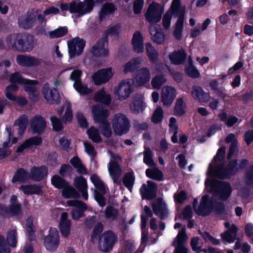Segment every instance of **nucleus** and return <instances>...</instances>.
Instances as JSON below:
<instances>
[{
    "instance_id": "nucleus-1",
    "label": "nucleus",
    "mask_w": 253,
    "mask_h": 253,
    "mask_svg": "<svg viewBox=\"0 0 253 253\" xmlns=\"http://www.w3.org/2000/svg\"><path fill=\"white\" fill-rule=\"evenodd\" d=\"M247 164L248 161L246 160H242L239 163H237V161L234 160L229 164L227 169L218 167L215 169L212 165L210 164L207 174L219 178H225L235 173L238 170L244 168Z\"/></svg>"
},
{
    "instance_id": "nucleus-2",
    "label": "nucleus",
    "mask_w": 253,
    "mask_h": 253,
    "mask_svg": "<svg viewBox=\"0 0 253 253\" xmlns=\"http://www.w3.org/2000/svg\"><path fill=\"white\" fill-rule=\"evenodd\" d=\"M91 112L94 121L100 124L99 128L102 134L106 137H110L112 132L110 124L107 121L108 110L98 105H95L92 107Z\"/></svg>"
},
{
    "instance_id": "nucleus-3",
    "label": "nucleus",
    "mask_w": 253,
    "mask_h": 253,
    "mask_svg": "<svg viewBox=\"0 0 253 253\" xmlns=\"http://www.w3.org/2000/svg\"><path fill=\"white\" fill-rule=\"evenodd\" d=\"M164 12V5L152 2L149 5L145 14V18L151 25H155V24L160 21Z\"/></svg>"
},
{
    "instance_id": "nucleus-4",
    "label": "nucleus",
    "mask_w": 253,
    "mask_h": 253,
    "mask_svg": "<svg viewBox=\"0 0 253 253\" xmlns=\"http://www.w3.org/2000/svg\"><path fill=\"white\" fill-rule=\"evenodd\" d=\"M118 241V236L111 231L104 232L99 237L98 248L103 252L111 251Z\"/></svg>"
},
{
    "instance_id": "nucleus-5",
    "label": "nucleus",
    "mask_w": 253,
    "mask_h": 253,
    "mask_svg": "<svg viewBox=\"0 0 253 253\" xmlns=\"http://www.w3.org/2000/svg\"><path fill=\"white\" fill-rule=\"evenodd\" d=\"M133 92V83L130 79L122 80L119 84L115 86L114 93L115 95L121 100H124L129 97Z\"/></svg>"
},
{
    "instance_id": "nucleus-6",
    "label": "nucleus",
    "mask_w": 253,
    "mask_h": 253,
    "mask_svg": "<svg viewBox=\"0 0 253 253\" xmlns=\"http://www.w3.org/2000/svg\"><path fill=\"white\" fill-rule=\"evenodd\" d=\"M175 229L179 228L178 233L172 243L175 249L176 253H186V247L185 246L188 237L185 232V227L179 223L174 224Z\"/></svg>"
},
{
    "instance_id": "nucleus-7",
    "label": "nucleus",
    "mask_w": 253,
    "mask_h": 253,
    "mask_svg": "<svg viewBox=\"0 0 253 253\" xmlns=\"http://www.w3.org/2000/svg\"><path fill=\"white\" fill-rule=\"evenodd\" d=\"M37 19L44 22V16L37 10L28 11L26 15L21 17L18 20L19 26L24 29H29L37 23Z\"/></svg>"
},
{
    "instance_id": "nucleus-8",
    "label": "nucleus",
    "mask_w": 253,
    "mask_h": 253,
    "mask_svg": "<svg viewBox=\"0 0 253 253\" xmlns=\"http://www.w3.org/2000/svg\"><path fill=\"white\" fill-rule=\"evenodd\" d=\"M112 126L116 134L121 135L126 133L129 128L128 119L123 114H116L112 122Z\"/></svg>"
},
{
    "instance_id": "nucleus-9",
    "label": "nucleus",
    "mask_w": 253,
    "mask_h": 253,
    "mask_svg": "<svg viewBox=\"0 0 253 253\" xmlns=\"http://www.w3.org/2000/svg\"><path fill=\"white\" fill-rule=\"evenodd\" d=\"M93 6V0H85L84 2L79 3L73 1L70 4V11L82 16L90 12Z\"/></svg>"
},
{
    "instance_id": "nucleus-10",
    "label": "nucleus",
    "mask_w": 253,
    "mask_h": 253,
    "mask_svg": "<svg viewBox=\"0 0 253 253\" xmlns=\"http://www.w3.org/2000/svg\"><path fill=\"white\" fill-rule=\"evenodd\" d=\"M59 244V233L57 230L51 228L48 234L44 239V244L46 249L50 251L55 250Z\"/></svg>"
},
{
    "instance_id": "nucleus-11",
    "label": "nucleus",
    "mask_w": 253,
    "mask_h": 253,
    "mask_svg": "<svg viewBox=\"0 0 253 253\" xmlns=\"http://www.w3.org/2000/svg\"><path fill=\"white\" fill-rule=\"evenodd\" d=\"M42 94L47 103L49 104H57L60 101V96L58 91L54 88H51L48 84H44Z\"/></svg>"
},
{
    "instance_id": "nucleus-12",
    "label": "nucleus",
    "mask_w": 253,
    "mask_h": 253,
    "mask_svg": "<svg viewBox=\"0 0 253 253\" xmlns=\"http://www.w3.org/2000/svg\"><path fill=\"white\" fill-rule=\"evenodd\" d=\"M114 74L112 68L100 70L92 75V80L96 85H100L108 82Z\"/></svg>"
},
{
    "instance_id": "nucleus-13",
    "label": "nucleus",
    "mask_w": 253,
    "mask_h": 253,
    "mask_svg": "<svg viewBox=\"0 0 253 253\" xmlns=\"http://www.w3.org/2000/svg\"><path fill=\"white\" fill-rule=\"evenodd\" d=\"M177 95L176 89L171 86L166 85L162 88L161 101L164 106H170Z\"/></svg>"
},
{
    "instance_id": "nucleus-14",
    "label": "nucleus",
    "mask_w": 253,
    "mask_h": 253,
    "mask_svg": "<svg viewBox=\"0 0 253 253\" xmlns=\"http://www.w3.org/2000/svg\"><path fill=\"white\" fill-rule=\"evenodd\" d=\"M69 53L71 58L80 55L83 51L85 42L79 38H76L68 42Z\"/></svg>"
},
{
    "instance_id": "nucleus-15",
    "label": "nucleus",
    "mask_w": 253,
    "mask_h": 253,
    "mask_svg": "<svg viewBox=\"0 0 253 253\" xmlns=\"http://www.w3.org/2000/svg\"><path fill=\"white\" fill-rule=\"evenodd\" d=\"M153 211L161 218H164L168 214L167 205L163 199L158 198L153 201L151 204Z\"/></svg>"
},
{
    "instance_id": "nucleus-16",
    "label": "nucleus",
    "mask_w": 253,
    "mask_h": 253,
    "mask_svg": "<svg viewBox=\"0 0 253 253\" xmlns=\"http://www.w3.org/2000/svg\"><path fill=\"white\" fill-rule=\"evenodd\" d=\"M197 203L198 201L195 200L193 204L194 209L196 213L203 216L209 214L212 208V204L209 198L207 196H203L198 207L195 205Z\"/></svg>"
},
{
    "instance_id": "nucleus-17",
    "label": "nucleus",
    "mask_w": 253,
    "mask_h": 253,
    "mask_svg": "<svg viewBox=\"0 0 253 253\" xmlns=\"http://www.w3.org/2000/svg\"><path fill=\"white\" fill-rule=\"evenodd\" d=\"M157 191L156 184L151 181H148L146 183L143 184L140 189L142 198L147 200H151L156 197Z\"/></svg>"
},
{
    "instance_id": "nucleus-18",
    "label": "nucleus",
    "mask_w": 253,
    "mask_h": 253,
    "mask_svg": "<svg viewBox=\"0 0 253 253\" xmlns=\"http://www.w3.org/2000/svg\"><path fill=\"white\" fill-rule=\"evenodd\" d=\"M16 62L23 67H37L41 65L42 61L33 56L18 55L16 57Z\"/></svg>"
},
{
    "instance_id": "nucleus-19",
    "label": "nucleus",
    "mask_w": 253,
    "mask_h": 253,
    "mask_svg": "<svg viewBox=\"0 0 253 253\" xmlns=\"http://www.w3.org/2000/svg\"><path fill=\"white\" fill-rule=\"evenodd\" d=\"M22 34H12L7 36L5 43L7 47L14 51L20 52L22 41Z\"/></svg>"
},
{
    "instance_id": "nucleus-20",
    "label": "nucleus",
    "mask_w": 253,
    "mask_h": 253,
    "mask_svg": "<svg viewBox=\"0 0 253 253\" xmlns=\"http://www.w3.org/2000/svg\"><path fill=\"white\" fill-rule=\"evenodd\" d=\"M42 138L40 136H33L25 140L16 150L17 153H23L29 149L41 144Z\"/></svg>"
},
{
    "instance_id": "nucleus-21",
    "label": "nucleus",
    "mask_w": 253,
    "mask_h": 253,
    "mask_svg": "<svg viewBox=\"0 0 253 253\" xmlns=\"http://www.w3.org/2000/svg\"><path fill=\"white\" fill-rule=\"evenodd\" d=\"M6 215L10 216H18L21 214V205L17 202V197L13 195L10 199V204L8 208H4Z\"/></svg>"
},
{
    "instance_id": "nucleus-22",
    "label": "nucleus",
    "mask_w": 253,
    "mask_h": 253,
    "mask_svg": "<svg viewBox=\"0 0 253 253\" xmlns=\"http://www.w3.org/2000/svg\"><path fill=\"white\" fill-rule=\"evenodd\" d=\"M57 114L61 118L64 123H67L71 122L73 116L71 104L69 102L64 104L60 108L57 110Z\"/></svg>"
},
{
    "instance_id": "nucleus-23",
    "label": "nucleus",
    "mask_w": 253,
    "mask_h": 253,
    "mask_svg": "<svg viewBox=\"0 0 253 253\" xmlns=\"http://www.w3.org/2000/svg\"><path fill=\"white\" fill-rule=\"evenodd\" d=\"M151 79V73L147 67H143L138 70L135 77V81L137 85L141 86L148 83Z\"/></svg>"
},
{
    "instance_id": "nucleus-24",
    "label": "nucleus",
    "mask_w": 253,
    "mask_h": 253,
    "mask_svg": "<svg viewBox=\"0 0 253 253\" xmlns=\"http://www.w3.org/2000/svg\"><path fill=\"white\" fill-rule=\"evenodd\" d=\"M46 122L44 119L37 116L31 120V129L35 133L40 134L45 129Z\"/></svg>"
},
{
    "instance_id": "nucleus-25",
    "label": "nucleus",
    "mask_w": 253,
    "mask_h": 253,
    "mask_svg": "<svg viewBox=\"0 0 253 253\" xmlns=\"http://www.w3.org/2000/svg\"><path fill=\"white\" fill-rule=\"evenodd\" d=\"M191 95L194 99L197 100L200 102H207L210 98L209 93L206 92L199 85H194L192 86Z\"/></svg>"
},
{
    "instance_id": "nucleus-26",
    "label": "nucleus",
    "mask_w": 253,
    "mask_h": 253,
    "mask_svg": "<svg viewBox=\"0 0 253 253\" xmlns=\"http://www.w3.org/2000/svg\"><path fill=\"white\" fill-rule=\"evenodd\" d=\"M71 223L68 219V213L63 212L60 217L59 222V228L62 235L64 237H67L70 234Z\"/></svg>"
},
{
    "instance_id": "nucleus-27",
    "label": "nucleus",
    "mask_w": 253,
    "mask_h": 253,
    "mask_svg": "<svg viewBox=\"0 0 253 253\" xmlns=\"http://www.w3.org/2000/svg\"><path fill=\"white\" fill-rule=\"evenodd\" d=\"M36 44L33 36L29 34H23L20 52L31 51Z\"/></svg>"
},
{
    "instance_id": "nucleus-28",
    "label": "nucleus",
    "mask_w": 253,
    "mask_h": 253,
    "mask_svg": "<svg viewBox=\"0 0 253 253\" xmlns=\"http://www.w3.org/2000/svg\"><path fill=\"white\" fill-rule=\"evenodd\" d=\"M107 43L104 40L101 39L93 46L91 49L92 54L96 57L105 56L108 55V50L106 48Z\"/></svg>"
},
{
    "instance_id": "nucleus-29",
    "label": "nucleus",
    "mask_w": 253,
    "mask_h": 253,
    "mask_svg": "<svg viewBox=\"0 0 253 253\" xmlns=\"http://www.w3.org/2000/svg\"><path fill=\"white\" fill-rule=\"evenodd\" d=\"M217 190L216 191L217 195L222 200H226L230 196L231 193V188L230 185L226 183L218 182L216 183Z\"/></svg>"
},
{
    "instance_id": "nucleus-30",
    "label": "nucleus",
    "mask_w": 253,
    "mask_h": 253,
    "mask_svg": "<svg viewBox=\"0 0 253 253\" xmlns=\"http://www.w3.org/2000/svg\"><path fill=\"white\" fill-rule=\"evenodd\" d=\"M132 44L133 50L137 53H141L144 51L143 38L140 32H135L132 37Z\"/></svg>"
},
{
    "instance_id": "nucleus-31",
    "label": "nucleus",
    "mask_w": 253,
    "mask_h": 253,
    "mask_svg": "<svg viewBox=\"0 0 253 253\" xmlns=\"http://www.w3.org/2000/svg\"><path fill=\"white\" fill-rule=\"evenodd\" d=\"M108 170L114 182L119 183L122 171L118 164L115 162H110L109 164Z\"/></svg>"
},
{
    "instance_id": "nucleus-32",
    "label": "nucleus",
    "mask_w": 253,
    "mask_h": 253,
    "mask_svg": "<svg viewBox=\"0 0 253 253\" xmlns=\"http://www.w3.org/2000/svg\"><path fill=\"white\" fill-rule=\"evenodd\" d=\"M149 29L153 42L157 44H163L165 42V35L163 32L159 31L156 25H150Z\"/></svg>"
},
{
    "instance_id": "nucleus-33",
    "label": "nucleus",
    "mask_w": 253,
    "mask_h": 253,
    "mask_svg": "<svg viewBox=\"0 0 253 253\" xmlns=\"http://www.w3.org/2000/svg\"><path fill=\"white\" fill-rule=\"evenodd\" d=\"M31 178L35 181H40L47 174V169L44 166L34 167L31 170Z\"/></svg>"
},
{
    "instance_id": "nucleus-34",
    "label": "nucleus",
    "mask_w": 253,
    "mask_h": 253,
    "mask_svg": "<svg viewBox=\"0 0 253 253\" xmlns=\"http://www.w3.org/2000/svg\"><path fill=\"white\" fill-rule=\"evenodd\" d=\"M186 54L183 49H179L170 53L169 58L172 63L175 64H180L185 60Z\"/></svg>"
},
{
    "instance_id": "nucleus-35",
    "label": "nucleus",
    "mask_w": 253,
    "mask_h": 253,
    "mask_svg": "<svg viewBox=\"0 0 253 253\" xmlns=\"http://www.w3.org/2000/svg\"><path fill=\"white\" fill-rule=\"evenodd\" d=\"M142 62L140 57L133 58L125 63L123 66V72L125 74L134 71Z\"/></svg>"
},
{
    "instance_id": "nucleus-36",
    "label": "nucleus",
    "mask_w": 253,
    "mask_h": 253,
    "mask_svg": "<svg viewBox=\"0 0 253 253\" xmlns=\"http://www.w3.org/2000/svg\"><path fill=\"white\" fill-rule=\"evenodd\" d=\"M143 97L140 95L135 96L130 105L131 110L134 113H139L143 111Z\"/></svg>"
},
{
    "instance_id": "nucleus-37",
    "label": "nucleus",
    "mask_w": 253,
    "mask_h": 253,
    "mask_svg": "<svg viewBox=\"0 0 253 253\" xmlns=\"http://www.w3.org/2000/svg\"><path fill=\"white\" fill-rule=\"evenodd\" d=\"M184 19V16L183 15L179 16L174 27L173 35L178 40H181L182 37Z\"/></svg>"
},
{
    "instance_id": "nucleus-38",
    "label": "nucleus",
    "mask_w": 253,
    "mask_h": 253,
    "mask_svg": "<svg viewBox=\"0 0 253 253\" xmlns=\"http://www.w3.org/2000/svg\"><path fill=\"white\" fill-rule=\"evenodd\" d=\"M237 230L236 226L232 224L229 230L221 235L222 238L227 242L233 243L236 240Z\"/></svg>"
},
{
    "instance_id": "nucleus-39",
    "label": "nucleus",
    "mask_w": 253,
    "mask_h": 253,
    "mask_svg": "<svg viewBox=\"0 0 253 253\" xmlns=\"http://www.w3.org/2000/svg\"><path fill=\"white\" fill-rule=\"evenodd\" d=\"M90 180L95 187L102 193L105 194L107 188L101 180L100 177L96 174H93L90 176Z\"/></svg>"
},
{
    "instance_id": "nucleus-40",
    "label": "nucleus",
    "mask_w": 253,
    "mask_h": 253,
    "mask_svg": "<svg viewBox=\"0 0 253 253\" xmlns=\"http://www.w3.org/2000/svg\"><path fill=\"white\" fill-rule=\"evenodd\" d=\"M62 195L65 198H77L80 197L79 193L68 183L63 189Z\"/></svg>"
},
{
    "instance_id": "nucleus-41",
    "label": "nucleus",
    "mask_w": 253,
    "mask_h": 253,
    "mask_svg": "<svg viewBox=\"0 0 253 253\" xmlns=\"http://www.w3.org/2000/svg\"><path fill=\"white\" fill-rule=\"evenodd\" d=\"M28 123V119L26 116L23 115L20 117L14 123V125L18 126V134L22 136L24 133Z\"/></svg>"
},
{
    "instance_id": "nucleus-42",
    "label": "nucleus",
    "mask_w": 253,
    "mask_h": 253,
    "mask_svg": "<svg viewBox=\"0 0 253 253\" xmlns=\"http://www.w3.org/2000/svg\"><path fill=\"white\" fill-rule=\"evenodd\" d=\"M25 194H41L42 193V188L36 185H22L20 188Z\"/></svg>"
},
{
    "instance_id": "nucleus-43",
    "label": "nucleus",
    "mask_w": 253,
    "mask_h": 253,
    "mask_svg": "<svg viewBox=\"0 0 253 253\" xmlns=\"http://www.w3.org/2000/svg\"><path fill=\"white\" fill-rule=\"evenodd\" d=\"M168 11L171 12V14L177 16L183 15L184 16V9H182L180 5V0H173L171 4L170 8Z\"/></svg>"
},
{
    "instance_id": "nucleus-44",
    "label": "nucleus",
    "mask_w": 253,
    "mask_h": 253,
    "mask_svg": "<svg viewBox=\"0 0 253 253\" xmlns=\"http://www.w3.org/2000/svg\"><path fill=\"white\" fill-rule=\"evenodd\" d=\"M94 99L96 102L108 105L111 102V97L109 94L103 90L99 91L94 96Z\"/></svg>"
},
{
    "instance_id": "nucleus-45",
    "label": "nucleus",
    "mask_w": 253,
    "mask_h": 253,
    "mask_svg": "<svg viewBox=\"0 0 253 253\" xmlns=\"http://www.w3.org/2000/svg\"><path fill=\"white\" fill-rule=\"evenodd\" d=\"M146 175L150 178L161 181L163 179L162 172L157 167H154L146 170Z\"/></svg>"
},
{
    "instance_id": "nucleus-46",
    "label": "nucleus",
    "mask_w": 253,
    "mask_h": 253,
    "mask_svg": "<svg viewBox=\"0 0 253 253\" xmlns=\"http://www.w3.org/2000/svg\"><path fill=\"white\" fill-rule=\"evenodd\" d=\"M70 163L79 173L83 174L87 173L86 168L78 157H73L70 160Z\"/></svg>"
},
{
    "instance_id": "nucleus-47",
    "label": "nucleus",
    "mask_w": 253,
    "mask_h": 253,
    "mask_svg": "<svg viewBox=\"0 0 253 253\" xmlns=\"http://www.w3.org/2000/svg\"><path fill=\"white\" fill-rule=\"evenodd\" d=\"M29 177L28 172L26 171L24 169H20L16 171L12 181L13 182L17 181L24 182L28 180Z\"/></svg>"
},
{
    "instance_id": "nucleus-48",
    "label": "nucleus",
    "mask_w": 253,
    "mask_h": 253,
    "mask_svg": "<svg viewBox=\"0 0 253 253\" xmlns=\"http://www.w3.org/2000/svg\"><path fill=\"white\" fill-rule=\"evenodd\" d=\"M117 9L115 5L111 3H106L104 4L100 13V16L101 19L105 17L106 15L113 14Z\"/></svg>"
},
{
    "instance_id": "nucleus-49",
    "label": "nucleus",
    "mask_w": 253,
    "mask_h": 253,
    "mask_svg": "<svg viewBox=\"0 0 253 253\" xmlns=\"http://www.w3.org/2000/svg\"><path fill=\"white\" fill-rule=\"evenodd\" d=\"M146 51L149 60L153 63L156 62L158 58V53L150 43L146 44Z\"/></svg>"
},
{
    "instance_id": "nucleus-50",
    "label": "nucleus",
    "mask_w": 253,
    "mask_h": 253,
    "mask_svg": "<svg viewBox=\"0 0 253 253\" xmlns=\"http://www.w3.org/2000/svg\"><path fill=\"white\" fill-rule=\"evenodd\" d=\"M87 133L89 138L93 142L99 143L102 141V139L98 130L96 127L91 126L90 128L87 130Z\"/></svg>"
},
{
    "instance_id": "nucleus-51",
    "label": "nucleus",
    "mask_w": 253,
    "mask_h": 253,
    "mask_svg": "<svg viewBox=\"0 0 253 253\" xmlns=\"http://www.w3.org/2000/svg\"><path fill=\"white\" fill-rule=\"evenodd\" d=\"M7 241L11 247H16L17 243V233L15 229L7 232Z\"/></svg>"
},
{
    "instance_id": "nucleus-52",
    "label": "nucleus",
    "mask_w": 253,
    "mask_h": 253,
    "mask_svg": "<svg viewBox=\"0 0 253 253\" xmlns=\"http://www.w3.org/2000/svg\"><path fill=\"white\" fill-rule=\"evenodd\" d=\"M51 183L55 187L62 189L68 184L66 181L58 175H55L52 177Z\"/></svg>"
},
{
    "instance_id": "nucleus-53",
    "label": "nucleus",
    "mask_w": 253,
    "mask_h": 253,
    "mask_svg": "<svg viewBox=\"0 0 253 253\" xmlns=\"http://www.w3.org/2000/svg\"><path fill=\"white\" fill-rule=\"evenodd\" d=\"M185 104L182 98H178L175 105L174 112L176 115H182L185 113Z\"/></svg>"
},
{
    "instance_id": "nucleus-54",
    "label": "nucleus",
    "mask_w": 253,
    "mask_h": 253,
    "mask_svg": "<svg viewBox=\"0 0 253 253\" xmlns=\"http://www.w3.org/2000/svg\"><path fill=\"white\" fill-rule=\"evenodd\" d=\"M18 88V86L15 84H11L7 86L5 89V96L9 100L13 101L15 100V95L14 92H16Z\"/></svg>"
},
{
    "instance_id": "nucleus-55",
    "label": "nucleus",
    "mask_w": 253,
    "mask_h": 253,
    "mask_svg": "<svg viewBox=\"0 0 253 253\" xmlns=\"http://www.w3.org/2000/svg\"><path fill=\"white\" fill-rule=\"evenodd\" d=\"M144 214L141 216V228L143 230L145 229L147 223V217H152L153 216V212L151 209L147 206H144L143 208Z\"/></svg>"
},
{
    "instance_id": "nucleus-56",
    "label": "nucleus",
    "mask_w": 253,
    "mask_h": 253,
    "mask_svg": "<svg viewBox=\"0 0 253 253\" xmlns=\"http://www.w3.org/2000/svg\"><path fill=\"white\" fill-rule=\"evenodd\" d=\"M167 82V79L164 76L159 75L154 77L152 81L151 84L154 88L159 89L162 85Z\"/></svg>"
},
{
    "instance_id": "nucleus-57",
    "label": "nucleus",
    "mask_w": 253,
    "mask_h": 253,
    "mask_svg": "<svg viewBox=\"0 0 253 253\" xmlns=\"http://www.w3.org/2000/svg\"><path fill=\"white\" fill-rule=\"evenodd\" d=\"M144 154V162L149 166H153L155 165L152 156L153 154L152 151L148 147H145V150L143 152Z\"/></svg>"
},
{
    "instance_id": "nucleus-58",
    "label": "nucleus",
    "mask_w": 253,
    "mask_h": 253,
    "mask_svg": "<svg viewBox=\"0 0 253 253\" xmlns=\"http://www.w3.org/2000/svg\"><path fill=\"white\" fill-rule=\"evenodd\" d=\"M118 211L112 207H107L105 211L106 218L110 220L115 219L118 216Z\"/></svg>"
},
{
    "instance_id": "nucleus-59",
    "label": "nucleus",
    "mask_w": 253,
    "mask_h": 253,
    "mask_svg": "<svg viewBox=\"0 0 253 253\" xmlns=\"http://www.w3.org/2000/svg\"><path fill=\"white\" fill-rule=\"evenodd\" d=\"M74 185L79 191L87 189V187L86 181L83 176L76 177L74 180Z\"/></svg>"
},
{
    "instance_id": "nucleus-60",
    "label": "nucleus",
    "mask_w": 253,
    "mask_h": 253,
    "mask_svg": "<svg viewBox=\"0 0 253 253\" xmlns=\"http://www.w3.org/2000/svg\"><path fill=\"white\" fill-rule=\"evenodd\" d=\"M68 30L65 27L59 28L49 33V36L51 38H58L66 35Z\"/></svg>"
},
{
    "instance_id": "nucleus-61",
    "label": "nucleus",
    "mask_w": 253,
    "mask_h": 253,
    "mask_svg": "<svg viewBox=\"0 0 253 253\" xmlns=\"http://www.w3.org/2000/svg\"><path fill=\"white\" fill-rule=\"evenodd\" d=\"M74 86L76 90L82 94H88L91 92L92 90L88 88L86 85L80 83H74Z\"/></svg>"
},
{
    "instance_id": "nucleus-62",
    "label": "nucleus",
    "mask_w": 253,
    "mask_h": 253,
    "mask_svg": "<svg viewBox=\"0 0 253 253\" xmlns=\"http://www.w3.org/2000/svg\"><path fill=\"white\" fill-rule=\"evenodd\" d=\"M54 142L57 145L60 146L63 149H66L69 147V142L63 136H56L54 138Z\"/></svg>"
},
{
    "instance_id": "nucleus-63",
    "label": "nucleus",
    "mask_w": 253,
    "mask_h": 253,
    "mask_svg": "<svg viewBox=\"0 0 253 253\" xmlns=\"http://www.w3.org/2000/svg\"><path fill=\"white\" fill-rule=\"evenodd\" d=\"M163 118V110L161 107H158L154 111L152 117V121L155 124L160 122Z\"/></svg>"
},
{
    "instance_id": "nucleus-64",
    "label": "nucleus",
    "mask_w": 253,
    "mask_h": 253,
    "mask_svg": "<svg viewBox=\"0 0 253 253\" xmlns=\"http://www.w3.org/2000/svg\"><path fill=\"white\" fill-rule=\"evenodd\" d=\"M134 181V176L132 174L128 173L124 177L123 183L130 190L131 189Z\"/></svg>"
}]
</instances>
